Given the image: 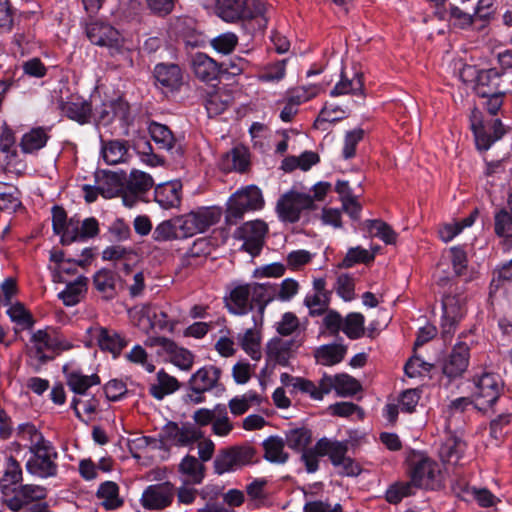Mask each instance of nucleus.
Listing matches in <instances>:
<instances>
[{
  "mask_svg": "<svg viewBox=\"0 0 512 512\" xmlns=\"http://www.w3.org/2000/svg\"><path fill=\"white\" fill-rule=\"evenodd\" d=\"M365 227L369 233L381 239L386 244H394L397 239L396 232L382 220H366Z\"/></svg>",
  "mask_w": 512,
  "mask_h": 512,
  "instance_id": "obj_50",
  "label": "nucleus"
},
{
  "mask_svg": "<svg viewBox=\"0 0 512 512\" xmlns=\"http://www.w3.org/2000/svg\"><path fill=\"white\" fill-rule=\"evenodd\" d=\"M202 438V431L194 424L168 422L163 426L159 439L144 437L143 441L152 449H162L170 446H191Z\"/></svg>",
  "mask_w": 512,
  "mask_h": 512,
  "instance_id": "obj_3",
  "label": "nucleus"
},
{
  "mask_svg": "<svg viewBox=\"0 0 512 512\" xmlns=\"http://www.w3.org/2000/svg\"><path fill=\"white\" fill-rule=\"evenodd\" d=\"M153 185L154 180L149 174L132 170L122 190L123 204L133 207Z\"/></svg>",
  "mask_w": 512,
  "mask_h": 512,
  "instance_id": "obj_16",
  "label": "nucleus"
},
{
  "mask_svg": "<svg viewBox=\"0 0 512 512\" xmlns=\"http://www.w3.org/2000/svg\"><path fill=\"white\" fill-rule=\"evenodd\" d=\"M410 484L415 488L436 489L441 486L443 476L440 465L430 458H421L410 471Z\"/></svg>",
  "mask_w": 512,
  "mask_h": 512,
  "instance_id": "obj_9",
  "label": "nucleus"
},
{
  "mask_svg": "<svg viewBox=\"0 0 512 512\" xmlns=\"http://www.w3.org/2000/svg\"><path fill=\"white\" fill-rule=\"evenodd\" d=\"M86 35L91 43L107 47L111 54H121L130 64V50L123 47V40L118 30L109 24L95 21L86 26Z\"/></svg>",
  "mask_w": 512,
  "mask_h": 512,
  "instance_id": "obj_5",
  "label": "nucleus"
},
{
  "mask_svg": "<svg viewBox=\"0 0 512 512\" xmlns=\"http://www.w3.org/2000/svg\"><path fill=\"white\" fill-rule=\"evenodd\" d=\"M361 95L364 96V81L363 74L359 71H352L351 73L342 70L340 80L335 84L330 91L332 97L342 95Z\"/></svg>",
  "mask_w": 512,
  "mask_h": 512,
  "instance_id": "obj_22",
  "label": "nucleus"
},
{
  "mask_svg": "<svg viewBox=\"0 0 512 512\" xmlns=\"http://www.w3.org/2000/svg\"><path fill=\"white\" fill-rule=\"evenodd\" d=\"M464 8L461 9L455 5L450 6V17L449 20L453 21V24L464 28L472 23V18L475 15L476 10L472 9L470 4L462 3Z\"/></svg>",
  "mask_w": 512,
  "mask_h": 512,
  "instance_id": "obj_57",
  "label": "nucleus"
},
{
  "mask_svg": "<svg viewBox=\"0 0 512 512\" xmlns=\"http://www.w3.org/2000/svg\"><path fill=\"white\" fill-rule=\"evenodd\" d=\"M155 344L163 347L170 356V361L183 371H189L194 363V355L183 347H178L173 341L160 337L155 339Z\"/></svg>",
  "mask_w": 512,
  "mask_h": 512,
  "instance_id": "obj_27",
  "label": "nucleus"
},
{
  "mask_svg": "<svg viewBox=\"0 0 512 512\" xmlns=\"http://www.w3.org/2000/svg\"><path fill=\"white\" fill-rule=\"evenodd\" d=\"M157 242H166L188 238L183 225L182 216L164 220L159 223L152 234Z\"/></svg>",
  "mask_w": 512,
  "mask_h": 512,
  "instance_id": "obj_25",
  "label": "nucleus"
},
{
  "mask_svg": "<svg viewBox=\"0 0 512 512\" xmlns=\"http://www.w3.org/2000/svg\"><path fill=\"white\" fill-rule=\"evenodd\" d=\"M156 81L170 91L177 90L182 84V72L176 64L159 63L154 68Z\"/></svg>",
  "mask_w": 512,
  "mask_h": 512,
  "instance_id": "obj_31",
  "label": "nucleus"
},
{
  "mask_svg": "<svg viewBox=\"0 0 512 512\" xmlns=\"http://www.w3.org/2000/svg\"><path fill=\"white\" fill-rule=\"evenodd\" d=\"M178 389V380L164 370H160L157 373L156 382L149 386V393L155 399L162 400L165 396L174 393Z\"/></svg>",
  "mask_w": 512,
  "mask_h": 512,
  "instance_id": "obj_33",
  "label": "nucleus"
},
{
  "mask_svg": "<svg viewBox=\"0 0 512 512\" xmlns=\"http://www.w3.org/2000/svg\"><path fill=\"white\" fill-rule=\"evenodd\" d=\"M93 284L97 291L102 293L105 298L110 299L116 295L118 277L111 270L101 269L94 275Z\"/></svg>",
  "mask_w": 512,
  "mask_h": 512,
  "instance_id": "obj_39",
  "label": "nucleus"
},
{
  "mask_svg": "<svg viewBox=\"0 0 512 512\" xmlns=\"http://www.w3.org/2000/svg\"><path fill=\"white\" fill-rule=\"evenodd\" d=\"M468 363L469 346L466 342L459 340L443 364V373L450 378L458 377L467 369Z\"/></svg>",
  "mask_w": 512,
  "mask_h": 512,
  "instance_id": "obj_21",
  "label": "nucleus"
},
{
  "mask_svg": "<svg viewBox=\"0 0 512 512\" xmlns=\"http://www.w3.org/2000/svg\"><path fill=\"white\" fill-rule=\"evenodd\" d=\"M312 440V433L309 429L293 428L286 432V443L289 448L296 451H303Z\"/></svg>",
  "mask_w": 512,
  "mask_h": 512,
  "instance_id": "obj_51",
  "label": "nucleus"
},
{
  "mask_svg": "<svg viewBox=\"0 0 512 512\" xmlns=\"http://www.w3.org/2000/svg\"><path fill=\"white\" fill-rule=\"evenodd\" d=\"M22 480V469L19 462L12 456L7 457L2 478V485H15Z\"/></svg>",
  "mask_w": 512,
  "mask_h": 512,
  "instance_id": "obj_60",
  "label": "nucleus"
},
{
  "mask_svg": "<svg viewBox=\"0 0 512 512\" xmlns=\"http://www.w3.org/2000/svg\"><path fill=\"white\" fill-rule=\"evenodd\" d=\"M470 127L474 134L476 147L479 150H488L494 142L505 134L503 124L499 119L485 122L481 111L477 108L471 111Z\"/></svg>",
  "mask_w": 512,
  "mask_h": 512,
  "instance_id": "obj_6",
  "label": "nucleus"
},
{
  "mask_svg": "<svg viewBox=\"0 0 512 512\" xmlns=\"http://www.w3.org/2000/svg\"><path fill=\"white\" fill-rule=\"evenodd\" d=\"M248 283L235 285L227 300V308L235 315H245L252 311L254 306L251 303Z\"/></svg>",
  "mask_w": 512,
  "mask_h": 512,
  "instance_id": "obj_30",
  "label": "nucleus"
},
{
  "mask_svg": "<svg viewBox=\"0 0 512 512\" xmlns=\"http://www.w3.org/2000/svg\"><path fill=\"white\" fill-rule=\"evenodd\" d=\"M473 398L479 410L486 411L499 399L503 384L498 375L484 372L473 378Z\"/></svg>",
  "mask_w": 512,
  "mask_h": 512,
  "instance_id": "obj_7",
  "label": "nucleus"
},
{
  "mask_svg": "<svg viewBox=\"0 0 512 512\" xmlns=\"http://www.w3.org/2000/svg\"><path fill=\"white\" fill-rule=\"evenodd\" d=\"M214 434L218 436H227L233 429L230 422L226 407L223 405L216 406V415L212 423Z\"/></svg>",
  "mask_w": 512,
  "mask_h": 512,
  "instance_id": "obj_58",
  "label": "nucleus"
},
{
  "mask_svg": "<svg viewBox=\"0 0 512 512\" xmlns=\"http://www.w3.org/2000/svg\"><path fill=\"white\" fill-rule=\"evenodd\" d=\"M48 136L42 128L32 129L22 137L21 147L26 153H32L45 146Z\"/></svg>",
  "mask_w": 512,
  "mask_h": 512,
  "instance_id": "obj_54",
  "label": "nucleus"
},
{
  "mask_svg": "<svg viewBox=\"0 0 512 512\" xmlns=\"http://www.w3.org/2000/svg\"><path fill=\"white\" fill-rule=\"evenodd\" d=\"M318 92L319 88L316 85L299 86L288 90L286 93V99L298 107L302 103L314 98Z\"/></svg>",
  "mask_w": 512,
  "mask_h": 512,
  "instance_id": "obj_55",
  "label": "nucleus"
},
{
  "mask_svg": "<svg viewBox=\"0 0 512 512\" xmlns=\"http://www.w3.org/2000/svg\"><path fill=\"white\" fill-rule=\"evenodd\" d=\"M331 390V382L326 383V379H323L319 386L314 382L300 378L295 392L299 391L304 394H308L314 400H322L325 394H328Z\"/></svg>",
  "mask_w": 512,
  "mask_h": 512,
  "instance_id": "obj_52",
  "label": "nucleus"
},
{
  "mask_svg": "<svg viewBox=\"0 0 512 512\" xmlns=\"http://www.w3.org/2000/svg\"><path fill=\"white\" fill-rule=\"evenodd\" d=\"M325 379L326 383H328V381L331 382V387H333L340 396H351L361 389L360 383L355 378L347 374L336 375L334 379Z\"/></svg>",
  "mask_w": 512,
  "mask_h": 512,
  "instance_id": "obj_48",
  "label": "nucleus"
},
{
  "mask_svg": "<svg viewBox=\"0 0 512 512\" xmlns=\"http://www.w3.org/2000/svg\"><path fill=\"white\" fill-rule=\"evenodd\" d=\"M494 220L495 233L504 238L506 248H512V215L502 209L495 214Z\"/></svg>",
  "mask_w": 512,
  "mask_h": 512,
  "instance_id": "obj_49",
  "label": "nucleus"
},
{
  "mask_svg": "<svg viewBox=\"0 0 512 512\" xmlns=\"http://www.w3.org/2000/svg\"><path fill=\"white\" fill-rule=\"evenodd\" d=\"M59 109L67 118L82 125L89 122L92 113L91 104L79 95H70L66 100H61Z\"/></svg>",
  "mask_w": 512,
  "mask_h": 512,
  "instance_id": "obj_20",
  "label": "nucleus"
},
{
  "mask_svg": "<svg viewBox=\"0 0 512 512\" xmlns=\"http://www.w3.org/2000/svg\"><path fill=\"white\" fill-rule=\"evenodd\" d=\"M73 345L53 329H39L32 333L27 348L30 365L38 370L52 360L54 354L68 351Z\"/></svg>",
  "mask_w": 512,
  "mask_h": 512,
  "instance_id": "obj_1",
  "label": "nucleus"
},
{
  "mask_svg": "<svg viewBox=\"0 0 512 512\" xmlns=\"http://www.w3.org/2000/svg\"><path fill=\"white\" fill-rule=\"evenodd\" d=\"M33 456L27 461V471L40 478L54 477L57 474L55 459L57 453L53 446L48 443L42 447L30 451Z\"/></svg>",
  "mask_w": 512,
  "mask_h": 512,
  "instance_id": "obj_12",
  "label": "nucleus"
},
{
  "mask_svg": "<svg viewBox=\"0 0 512 512\" xmlns=\"http://www.w3.org/2000/svg\"><path fill=\"white\" fill-rule=\"evenodd\" d=\"M210 44L217 52L229 54L238 44V37L233 32H226L214 37Z\"/></svg>",
  "mask_w": 512,
  "mask_h": 512,
  "instance_id": "obj_62",
  "label": "nucleus"
},
{
  "mask_svg": "<svg viewBox=\"0 0 512 512\" xmlns=\"http://www.w3.org/2000/svg\"><path fill=\"white\" fill-rule=\"evenodd\" d=\"M129 117V105L122 99L103 103L96 109V118L99 123L109 125L115 119L126 123Z\"/></svg>",
  "mask_w": 512,
  "mask_h": 512,
  "instance_id": "obj_24",
  "label": "nucleus"
},
{
  "mask_svg": "<svg viewBox=\"0 0 512 512\" xmlns=\"http://www.w3.org/2000/svg\"><path fill=\"white\" fill-rule=\"evenodd\" d=\"M87 288V278L78 277L75 281L67 284L66 288L59 293V298L66 306H74L79 303Z\"/></svg>",
  "mask_w": 512,
  "mask_h": 512,
  "instance_id": "obj_46",
  "label": "nucleus"
},
{
  "mask_svg": "<svg viewBox=\"0 0 512 512\" xmlns=\"http://www.w3.org/2000/svg\"><path fill=\"white\" fill-rule=\"evenodd\" d=\"M364 130L356 128L348 131L344 137V145L342 149V155L344 159H350L355 156L356 146L363 139Z\"/></svg>",
  "mask_w": 512,
  "mask_h": 512,
  "instance_id": "obj_64",
  "label": "nucleus"
},
{
  "mask_svg": "<svg viewBox=\"0 0 512 512\" xmlns=\"http://www.w3.org/2000/svg\"><path fill=\"white\" fill-rule=\"evenodd\" d=\"M19 437L29 442V451L49 443L44 439L42 433L33 424L29 423L19 426Z\"/></svg>",
  "mask_w": 512,
  "mask_h": 512,
  "instance_id": "obj_56",
  "label": "nucleus"
},
{
  "mask_svg": "<svg viewBox=\"0 0 512 512\" xmlns=\"http://www.w3.org/2000/svg\"><path fill=\"white\" fill-rule=\"evenodd\" d=\"M87 332L91 340L96 341L101 350L110 352L114 357L119 356L122 349L128 344L122 335L104 327H90Z\"/></svg>",
  "mask_w": 512,
  "mask_h": 512,
  "instance_id": "obj_19",
  "label": "nucleus"
},
{
  "mask_svg": "<svg viewBox=\"0 0 512 512\" xmlns=\"http://www.w3.org/2000/svg\"><path fill=\"white\" fill-rule=\"evenodd\" d=\"M232 102V93L225 86L214 87L206 93L205 107L209 117L221 114Z\"/></svg>",
  "mask_w": 512,
  "mask_h": 512,
  "instance_id": "obj_26",
  "label": "nucleus"
},
{
  "mask_svg": "<svg viewBox=\"0 0 512 512\" xmlns=\"http://www.w3.org/2000/svg\"><path fill=\"white\" fill-rule=\"evenodd\" d=\"M97 497L107 510H114L122 506L123 500L119 497V487L113 481L102 483L97 490Z\"/></svg>",
  "mask_w": 512,
  "mask_h": 512,
  "instance_id": "obj_41",
  "label": "nucleus"
},
{
  "mask_svg": "<svg viewBox=\"0 0 512 512\" xmlns=\"http://www.w3.org/2000/svg\"><path fill=\"white\" fill-rule=\"evenodd\" d=\"M284 446V441L281 438L269 437L263 442L264 458L271 463L284 464L288 460Z\"/></svg>",
  "mask_w": 512,
  "mask_h": 512,
  "instance_id": "obj_42",
  "label": "nucleus"
},
{
  "mask_svg": "<svg viewBox=\"0 0 512 512\" xmlns=\"http://www.w3.org/2000/svg\"><path fill=\"white\" fill-rule=\"evenodd\" d=\"M466 297L462 294L446 295L442 300L443 316L441 322L442 337L444 340L451 338L457 324L466 314Z\"/></svg>",
  "mask_w": 512,
  "mask_h": 512,
  "instance_id": "obj_10",
  "label": "nucleus"
},
{
  "mask_svg": "<svg viewBox=\"0 0 512 512\" xmlns=\"http://www.w3.org/2000/svg\"><path fill=\"white\" fill-rule=\"evenodd\" d=\"M347 348L342 344L322 345L315 351L317 363L324 366H331L341 362L346 354Z\"/></svg>",
  "mask_w": 512,
  "mask_h": 512,
  "instance_id": "obj_38",
  "label": "nucleus"
},
{
  "mask_svg": "<svg viewBox=\"0 0 512 512\" xmlns=\"http://www.w3.org/2000/svg\"><path fill=\"white\" fill-rule=\"evenodd\" d=\"M348 441H338L323 437L316 442V449L320 456H327L331 464L335 463L339 458L348 452Z\"/></svg>",
  "mask_w": 512,
  "mask_h": 512,
  "instance_id": "obj_36",
  "label": "nucleus"
},
{
  "mask_svg": "<svg viewBox=\"0 0 512 512\" xmlns=\"http://www.w3.org/2000/svg\"><path fill=\"white\" fill-rule=\"evenodd\" d=\"M178 472L183 483L199 485L205 478V466L195 456L186 455L178 465Z\"/></svg>",
  "mask_w": 512,
  "mask_h": 512,
  "instance_id": "obj_29",
  "label": "nucleus"
},
{
  "mask_svg": "<svg viewBox=\"0 0 512 512\" xmlns=\"http://www.w3.org/2000/svg\"><path fill=\"white\" fill-rule=\"evenodd\" d=\"M127 361L142 366L148 373L155 371V365L149 361L148 353L141 345H135L125 354Z\"/></svg>",
  "mask_w": 512,
  "mask_h": 512,
  "instance_id": "obj_63",
  "label": "nucleus"
},
{
  "mask_svg": "<svg viewBox=\"0 0 512 512\" xmlns=\"http://www.w3.org/2000/svg\"><path fill=\"white\" fill-rule=\"evenodd\" d=\"M329 294L313 293L305 297L304 303L308 307L310 315L319 316L327 311Z\"/></svg>",
  "mask_w": 512,
  "mask_h": 512,
  "instance_id": "obj_59",
  "label": "nucleus"
},
{
  "mask_svg": "<svg viewBox=\"0 0 512 512\" xmlns=\"http://www.w3.org/2000/svg\"><path fill=\"white\" fill-rule=\"evenodd\" d=\"M174 496V484L165 481L147 486L141 495L140 503L148 510H163L172 504Z\"/></svg>",
  "mask_w": 512,
  "mask_h": 512,
  "instance_id": "obj_14",
  "label": "nucleus"
},
{
  "mask_svg": "<svg viewBox=\"0 0 512 512\" xmlns=\"http://www.w3.org/2000/svg\"><path fill=\"white\" fill-rule=\"evenodd\" d=\"M20 207V191L14 186L0 183V210L11 214Z\"/></svg>",
  "mask_w": 512,
  "mask_h": 512,
  "instance_id": "obj_47",
  "label": "nucleus"
},
{
  "mask_svg": "<svg viewBox=\"0 0 512 512\" xmlns=\"http://www.w3.org/2000/svg\"><path fill=\"white\" fill-rule=\"evenodd\" d=\"M293 341L285 340L279 337L272 338L266 347L267 357L274 361L279 365H287L290 355L291 349L293 346Z\"/></svg>",
  "mask_w": 512,
  "mask_h": 512,
  "instance_id": "obj_34",
  "label": "nucleus"
},
{
  "mask_svg": "<svg viewBox=\"0 0 512 512\" xmlns=\"http://www.w3.org/2000/svg\"><path fill=\"white\" fill-rule=\"evenodd\" d=\"M264 206L261 190L255 185L238 189L227 202L226 222L230 225L242 219L246 212L260 210Z\"/></svg>",
  "mask_w": 512,
  "mask_h": 512,
  "instance_id": "obj_4",
  "label": "nucleus"
},
{
  "mask_svg": "<svg viewBox=\"0 0 512 512\" xmlns=\"http://www.w3.org/2000/svg\"><path fill=\"white\" fill-rule=\"evenodd\" d=\"M102 157L108 165H115L125 162L128 157V147L126 142L121 140H111L102 145Z\"/></svg>",
  "mask_w": 512,
  "mask_h": 512,
  "instance_id": "obj_40",
  "label": "nucleus"
},
{
  "mask_svg": "<svg viewBox=\"0 0 512 512\" xmlns=\"http://www.w3.org/2000/svg\"><path fill=\"white\" fill-rule=\"evenodd\" d=\"M181 190L180 181H169L155 187L154 199L164 209L175 208L180 205Z\"/></svg>",
  "mask_w": 512,
  "mask_h": 512,
  "instance_id": "obj_28",
  "label": "nucleus"
},
{
  "mask_svg": "<svg viewBox=\"0 0 512 512\" xmlns=\"http://www.w3.org/2000/svg\"><path fill=\"white\" fill-rule=\"evenodd\" d=\"M365 318L360 313H349L343 319L342 331L350 339H358L364 334Z\"/></svg>",
  "mask_w": 512,
  "mask_h": 512,
  "instance_id": "obj_53",
  "label": "nucleus"
},
{
  "mask_svg": "<svg viewBox=\"0 0 512 512\" xmlns=\"http://www.w3.org/2000/svg\"><path fill=\"white\" fill-rule=\"evenodd\" d=\"M478 215V210H473L466 218L461 221L446 223L439 229V236L442 241L450 242L454 239L459 233L463 231L464 228L471 227Z\"/></svg>",
  "mask_w": 512,
  "mask_h": 512,
  "instance_id": "obj_43",
  "label": "nucleus"
},
{
  "mask_svg": "<svg viewBox=\"0 0 512 512\" xmlns=\"http://www.w3.org/2000/svg\"><path fill=\"white\" fill-rule=\"evenodd\" d=\"M476 76L475 92L480 97H486L493 93L503 91L501 89V74L495 68L482 70L476 73L473 66H464L460 72V77L463 81H470L469 77L473 78Z\"/></svg>",
  "mask_w": 512,
  "mask_h": 512,
  "instance_id": "obj_13",
  "label": "nucleus"
},
{
  "mask_svg": "<svg viewBox=\"0 0 512 512\" xmlns=\"http://www.w3.org/2000/svg\"><path fill=\"white\" fill-rule=\"evenodd\" d=\"M62 371L68 388L79 396H86L91 387L99 385L101 382L97 374L86 375L81 369L70 363L65 364Z\"/></svg>",
  "mask_w": 512,
  "mask_h": 512,
  "instance_id": "obj_18",
  "label": "nucleus"
},
{
  "mask_svg": "<svg viewBox=\"0 0 512 512\" xmlns=\"http://www.w3.org/2000/svg\"><path fill=\"white\" fill-rule=\"evenodd\" d=\"M149 133L159 149L170 151L174 147V135L166 125L152 122L149 125Z\"/></svg>",
  "mask_w": 512,
  "mask_h": 512,
  "instance_id": "obj_44",
  "label": "nucleus"
},
{
  "mask_svg": "<svg viewBox=\"0 0 512 512\" xmlns=\"http://www.w3.org/2000/svg\"><path fill=\"white\" fill-rule=\"evenodd\" d=\"M466 444L460 438L448 437L439 449V456L444 463L456 465L465 451Z\"/></svg>",
  "mask_w": 512,
  "mask_h": 512,
  "instance_id": "obj_35",
  "label": "nucleus"
},
{
  "mask_svg": "<svg viewBox=\"0 0 512 512\" xmlns=\"http://www.w3.org/2000/svg\"><path fill=\"white\" fill-rule=\"evenodd\" d=\"M267 231L268 227L264 221L254 220L240 226L235 232V237L242 240V248L254 256L259 254Z\"/></svg>",
  "mask_w": 512,
  "mask_h": 512,
  "instance_id": "obj_15",
  "label": "nucleus"
},
{
  "mask_svg": "<svg viewBox=\"0 0 512 512\" xmlns=\"http://www.w3.org/2000/svg\"><path fill=\"white\" fill-rule=\"evenodd\" d=\"M222 210L219 207H200L187 214L182 215L183 225L187 237L203 233L211 226L219 222Z\"/></svg>",
  "mask_w": 512,
  "mask_h": 512,
  "instance_id": "obj_11",
  "label": "nucleus"
},
{
  "mask_svg": "<svg viewBox=\"0 0 512 512\" xmlns=\"http://www.w3.org/2000/svg\"><path fill=\"white\" fill-rule=\"evenodd\" d=\"M216 10L226 22L255 19L260 28L267 24V6L262 0H217Z\"/></svg>",
  "mask_w": 512,
  "mask_h": 512,
  "instance_id": "obj_2",
  "label": "nucleus"
},
{
  "mask_svg": "<svg viewBox=\"0 0 512 512\" xmlns=\"http://www.w3.org/2000/svg\"><path fill=\"white\" fill-rule=\"evenodd\" d=\"M241 348L253 360L258 361L261 358V336L253 328L247 329L243 335L238 337Z\"/></svg>",
  "mask_w": 512,
  "mask_h": 512,
  "instance_id": "obj_45",
  "label": "nucleus"
},
{
  "mask_svg": "<svg viewBox=\"0 0 512 512\" xmlns=\"http://www.w3.org/2000/svg\"><path fill=\"white\" fill-rule=\"evenodd\" d=\"M254 452L249 447H232L222 450L214 460L215 473L221 475L249 463Z\"/></svg>",
  "mask_w": 512,
  "mask_h": 512,
  "instance_id": "obj_17",
  "label": "nucleus"
},
{
  "mask_svg": "<svg viewBox=\"0 0 512 512\" xmlns=\"http://www.w3.org/2000/svg\"><path fill=\"white\" fill-rule=\"evenodd\" d=\"M312 208L311 195L290 190L278 199L275 210L282 222L295 223L300 219L303 210Z\"/></svg>",
  "mask_w": 512,
  "mask_h": 512,
  "instance_id": "obj_8",
  "label": "nucleus"
},
{
  "mask_svg": "<svg viewBox=\"0 0 512 512\" xmlns=\"http://www.w3.org/2000/svg\"><path fill=\"white\" fill-rule=\"evenodd\" d=\"M221 375V370L213 365L204 366L192 374L189 385L197 394L210 391L216 387Z\"/></svg>",
  "mask_w": 512,
  "mask_h": 512,
  "instance_id": "obj_23",
  "label": "nucleus"
},
{
  "mask_svg": "<svg viewBox=\"0 0 512 512\" xmlns=\"http://www.w3.org/2000/svg\"><path fill=\"white\" fill-rule=\"evenodd\" d=\"M286 75V61L281 60L267 65L259 74L258 78L262 82H279Z\"/></svg>",
  "mask_w": 512,
  "mask_h": 512,
  "instance_id": "obj_61",
  "label": "nucleus"
},
{
  "mask_svg": "<svg viewBox=\"0 0 512 512\" xmlns=\"http://www.w3.org/2000/svg\"><path fill=\"white\" fill-rule=\"evenodd\" d=\"M248 286L252 305L258 306L259 311L263 313L267 304L274 299L276 289L269 282H252L248 283Z\"/></svg>",
  "mask_w": 512,
  "mask_h": 512,
  "instance_id": "obj_37",
  "label": "nucleus"
},
{
  "mask_svg": "<svg viewBox=\"0 0 512 512\" xmlns=\"http://www.w3.org/2000/svg\"><path fill=\"white\" fill-rule=\"evenodd\" d=\"M191 67L197 78L207 82L216 79L219 72L217 63L204 53L192 56Z\"/></svg>",
  "mask_w": 512,
  "mask_h": 512,
  "instance_id": "obj_32",
  "label": "nucleus"
}]
</instances>
